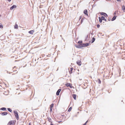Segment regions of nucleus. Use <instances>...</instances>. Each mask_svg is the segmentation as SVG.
Returning a JSON list of instances; mask_svg holds the SVG:
<instances>
[{"label": "nucleus", "instance_id": "1", "mask_svg": "<svg viewBox=\"0 0 125 125\" xmlns=\"http://www.w3.org/2000/svg\"><path fill=\"white\" fill-rule=\"evenodd\" d=\"M13 112L17 119V120L19 119V115L17 112L16 111L14 110L13 111Z\"/></svg>", "mask_w": 125, "mask_h": 125}, {"label": "nucleus", "instance_id": "2", "mask_svg": "<svg viewBox=\"0 0 125 125\" xmlns=\"http://www.w3.org/2000/svg\"><path fill=\"white\" fill-rule=\"evenodd\" d=\"M75 47L79 49H82L83 47L82 44H79L78 45H75Z\"/></svg>", "mask_w": 125, "mask_h": 125}, {"label": "nucleus", "instance_id": "3", "mask_svg": "<svg viewBox=\"0 0 125 125\" xmlns=\"http://www.w3.org/2000/svg\"><path fill=\"white\" fill-rule=\"evenodd\" d=\"M14 121H10L8 124V125H13L14 124Z\"/></svg>", "mask_w": 125, "mask_h": 125}, {"label": "nucleus", "instance_id": "4", "mask_svg": "<svg viewBox=\"0 0 125 125\" xmlns=\"http://www.w3.org/2000/svg\"><path fill=\"white\" fill-rule=\"evenodd\" d=\"M89 43H83L82 44L83 47H86L89 45Z\"/></svg>", "mask_w": 125, "mask_h": 125}, {"label": "nucleus", "instance_id": "5", "mask_svg": "<svg viewBox=\"0 0 125 125\" xmlns=\"http://www.w3.org/2000/svg\"><path fill=\"white\" fill-rule=\"evenodd\" d=\"M61 90V89H59L58 91H57L56 93V95H58L60 93Z\"/></svg>", "mask_w": 125, "mask_h": 125}, {"label": "nucleus", "instance_id": "6", "mask_svg": "<svg viewBox=\"0 0 125 125\" xmlns=\"http://www.w3.org/2000/svg\"><path fill=\"white\" fill-rule=\"evenodd\" d=\"M101 15L104 16L105 17H107L108 15L107 14L105 13L104 12H102L101 13Z\"/></svg>", "mask_w": 125, "mask_h": 125}, {"label": "nucleus", "instance_id": "7", "mask_svg": "<svg viewBox=\"0 0 125 125\" xmlns=\"http://www.w3.org/2000/svg\"><path fill=\"white\" fill-rule=\"evenodd\" d=\"M16 6L15 5H13L10 8V10H12L14 8H15L16 7Z\"/></svg>", "mask_w": 125, "mask_h": 125}, {"label": "nucleus", "instance_id": "8", "mask_svg": "<svg viewBox=\"0 0 125 125\" xmlns=\"http://www.w3.org/2000/svg\"><path fill=\"white\" fill-rule=\"evenodd\" d=\"M77 64L79 66H80L81 65V61L78 60L76 62Z\"/></svg>", "mask_w": 125, "mask_h": 125}, {"label": "nucleus", "instance_id": "9", "mask_svg": "<svg viewBox=\"0 0 125 125\" xmlns=\"http://www.w3.org/2000/svg\"><path fill=\"white\" fill-rule=\"evenodd\" d=\"M65 85L67 87H70V88H72V86H71V84L70 83H66Z\"/></svg>", "mask_w": 125, "mask_h": 125}, {"label": "nucleus", "instance_id": "10", "mask_svg": "<svg viewBox=\"0 0 125 125\" xmlns=\"http://www.w3.org/2000/svg\"><path fill=\"white\" fill-rule=\"evenodd\" d=\"M87 12V10L86 9H85L83 11V13L85 14L88 15Z\"/></svg>", "mask_w": 125, "mask_h": 125}, {"label": "nucleus", "instance_id": "11", "mask_svg": "<svg viewBox=\"0 0 125 125\" xmlns=\"http://www.w3.org/2000/svg\"><path fill=\"white\" fill-rule=\"evenodd\" d=\"M7 114V112H4L1 113V114L2 115L4 116L6 115Z\"/></svg>", "mask_w": 125, "mask_h": 125}, {"label": "nucleus", "instance_id": "12", "mask_svg": "<svg viewBox=\"0 0 125 125\" xmlns=\"http://www.w3.org/2000/svg\"><path fill=\"white\" fill-rule=\"evenodd\" d=\"M72 96L74 100H76V94H73L72 95Z\"/></svg>", "mask_w": 125, "mask_h": 125}, {"label": "nucleus", "instance_id": "13", "mask_svg": "<svg viewBox=\"0 0 125 125\" xmlns=\"http://www.w3.org/2000/svg\"><path fill=\"white\" fill-rule=\"evenodd\" d=\"M117 16H116L115 15L113 18L111 19V20L112 21H113L115 20V19L116 18Z\"/></svg>", "mask_w": 125, "mask_h": 125}, {"label": "nucleus", "instance_id": "14", "mask_svg": "<svg viewBox=\"0 0 125 125\" xmlns=\"http://www.w3.org/2000/svg\"><path fill=\"white\" fill-rule=\"evenodd\" d=\"M0 110H1L5 111L6 110V108L5 107H2L0 109Z\"/></svg>", "mask_w": 125, "mask_h": 125}, {"label": "nucleus", "instance_id": "15", "mask_svg": "<svg viewBox=\"0 0 125 125\" xmlns=\"http://www.w3.org/2000/svg\"><path fill=\"white\" fill-rule=\"evenodd\" d=\"M101 18L102 19V20H104L105 21H107L106 19L105 18V17L104 16H102L101 17Z\"/></svg>", "mask_w": 125, "mask_h": 125}, {"label": "nucleus", "instance_id": "16", "mask_svg": "<svg viewBox=\"0 0 125 125\" xmlns=\"http://www.w3.org/2000/svg\"><path fill=\"white\" fill-rule=\"evenodd\" d=\"M73 69V67H71L70 68V71H69V73L70 74H71L72 73V71Z\"/></svg>", "mask_w": 125, "mask_h": 125}, {"label": "nucleus", "instance_id": "17", "mask_svg": "<svg viewBox=\"0 0 125 125\" xmlns=\"http://www.w3.org/2000/svg\"><path fill=\"white\" fill-rule=\"evenodd\" d=\"M47 119H48V120L49 122H51V123L52 122L51 121V118L50 117H47Z\"/></svg>", "mask_w": 125, "mask_h": 125}, {"label": "nucleus", "instance_id": "18", "mask_svg": "<svg viewBox=\"0 0 125 125\" xmlns=\"http://www.w3.org/2000/svg\"><path fill=\"white\" fill-rule=\"evenodd\" d=\"M34 31L33 30H31L29 31L28 33L31 34H32L34 32Z\"/></svg>", "mask_w": 125, "mask_h": 125}, {"label": "nucleus", "instance_id": "19", "mask_svg": "<svg viewBox=\"0 0 125 125\" xmlns=\"http://www.w3.org/2000/svg\"><path fill=\"white\" fill-rule=\"evenodd\" d=\"M95 38L94 37H93L92 38V41H91L92 43H93L95 41Z\"/></svg>", "mask_w": 125, "mask_h": 125}, {"label": "nucleus", "instance_id": "20", "mask_svg": "<svg viewBox=\"0 0 125 125\" xmlns=\"http://www.w3.org/2000/svg\"><path fill=\"white\" fill-rule=\"evenodd\" d=\"M14 28L15 29H17L18 28V26L17 24H15L14 26Z\"/></svg>", "mask_w": 125, "mask_h": 125}, {"label": "nucleus", "instance_id": "21", "mask_svg": "<svg viewBox=\"0 0 125 125\" xmlns=\"http://www.w3.org/2000/svg\"><path fill=\"white\" fill-rule=\"evenodd\" d=\"M99 22L100 23H101L102 22V19L101 18V17L100 18V17H99Z\"/></svg>", "mask_w": 125, "mask_h": 125}, {"label": "nucleus", "instance_id": "22", "mask_svg": "<svg viewBox=\"0 0 125 125\" xmlns=\"http://www.w3.org/2000/svg\"><path fill=\"white\" fill-rule=\"evenodd\" d=\"M83 43L82 41H78V43L79 44H82V43Z\"/></svg>", "mask_w": 125, "mask_h": 125}, {"label": "nucleus", "instance_id": "23", "mask_svg": "<svg viewBox=\"0 0 125 125\" xmlns=\"http://www.w3.org/2000/svg\"><path fill=\"white\" fill-rule=\"evenodd\" d=\"M122 10L124 11L125 10V7L124 5H123L122 6Z\"/></svg>", "mask_w": 125, "mask_h": 125}, {"label": "nucleus", "instance_id": "24", "mask_svg": "<svg viewBox=\"0 0 125 125\" xmlns=\"http://www.w3.org/2000/svg\"><path fill=\"white\" fill-rule=\"evenodd\" d=\"M7 110L9 111L10 112H12V110L10 108H7Z\"/></svg>", "mask_w": 125, "mask_h": 125}, {"label": "nucleus", "instance_id": "25", "mask_svg": "<svg viewBox=\"0 0 125 125\" xmlns=\"http://www.w3.org/2000/svg\"><path fill=\"white\" fill-rule=\"evenodd\" d=\"M98 83L99 84H100L101 83V81L99 79H98Z\"/></svg>", "mask_w": 125, "mask_h": 125}, {"label": "nucleus", "instance_id": "26", "mask_svg": "<svg viewBox=\"0 0 125 125\" xmlns=\"http://www.w3.org/2000/svg\"><path fill=\"white\" fill-rule=\"evenodd\" d=\"M72 109V107H70L68 109V112H70L71 111Z\"/></svg>", "mask_w": 125, "mask_h": 125}, {"label": "nucleus", "instance_id": "27", "mask_svg": "<svg viewBox=\"0 0 125 125\" xmlns=\"http://www.w3.org/2000/svg\"><path fill=\"white\" fill-rule=\"evenodd\" d=\"M3 28V25L2 24L0 23V28Z\"/></svg>", "mask_w": 125, "mask_h": 125}, {"label": "nucleus", "instance_id": "28", "mask_svg": "<svg viewBox=\"0 0 125 125\" xmlns=\"http://www.w3.org/2000/svg\"><path fill=\"white\" fill-rule=\"evenodd\" d=\"M54 105L53 104H52L50 105V107H51V108H52Z\"/></svg>", "mask_w": 125, "mask_h": 125}, {"label": "nucleus", "instance_id": "29", "mask_svg": "<svg viewBox=\"0 0 125 125\" xmlns=\"http://www.w3.org/2000/svg\"><path fill=\"white\" fill-rule=\"evenodd\" d=\"M83 18H82V19L81 20V24H82V23L83 22Z\"/></svg>", "mask_w": 125, "mask_h": 125}, {"label": "nucleus", "instance_id": "30", "mask_svg": "<svg viewBox=\"0 0 125 125\" xmlns=\"http://www.w3.org/2000/svg\"><path fill=\"white\" fill-rule=\"evenodd\" d=\"M88 122V120H87L86 121V122L84 124H83V125H86V124L87 123V122Z\"/></svg>", "mask_w": 125, "mask_h": 125}, {"label": "nucleus", "instance_id": "31", "mask_svg": "<svg viewBox=\"0 0 125 125\" xmlns=\"http://www.w3.org/2000/svg\"><path fill=\"white\" fill-rule=\"evenodd\" d=\"M52 108H51V107L50 108V112H51L52 111Z\"/></svg>", "mask_w": 125, "mask_h": 125}, {"label": "nucleus", "instance_id": "32", "mask_svg": "<svg viewBox=\"0 0 125 125\" xmlns=\"http://www.w3.org/2000/svg\"><path fill=\"white\" fill-rule=\"evenodd\" d=\"M97 28H99V27L100 26V25L99 24H97Z\"/></svg>", "mask_w": 125, "mask_h": 125}, {"label": "nucleus", "instance_id": "33", "mask_svg": "<svg viewBox=\"0 0 125 125\" xmlns=\"http://www.w3.org/2000/svg\"><path fill=\"white\" fill-rule=\"evenodd\" d=\"M82 18V16H80L79 17V20H80V19H81Z\"/></svg>", "mask_w": 125, "mask_h": 125}, {"label": "nucleus", "instance_id": "34", "mask_svg": "<svg viewBox=\"0 0 125 125\" xmlns=\"http://www.w3.org/2000/svg\"><path fill=\"white\" fill-rule=\"evenodd\" d=\"M57 122L59 123H60L62 122V121H57Z\"/></svg>", "mask_w": 125, "mask_h": 125}, {"label": "nucleus", "instance_id": "35", "mask_svg": "<svg viewBox=\"0 0 125 125\" xmlns=\"http://www.w3.org/2000/svg\"><path fill=\"white\" fill-rule=\"evenodd\" d=\"M116 0L117 1H118V2H120L121 1L120 0Z\"/></svg>", "mask_w": 125, "mask_h": 125}, {"label": "nucleus", "instance_id": "36", "mask_svg": "<svg viewBox=\"0 0 125 125\" xmlns=\"http://www.w3.org/2000/svg\"><path fill=\"white\" fill-rule=\"evenodd\" d=\"M114 14L115 15L116 14V12H115L114 13Z\"/></svg>", "mask_w": 125, "mask_h": 125}, {"label": "nucleus", "instance_id": "37", "mask_svg": "<svg viewBox=\"0 0 125 125\" xmlns=\"http://www.w3.org/2000/svg\"><path fill=\"white\" fill-rule=\"evenodd\" d=\"M111 20V19L110 18H109L108 19V20L109 21H110Z\"/></svg>", "mask_w": 125, "mask_h": 125}, {"label": "nucleus", "instance_id": "38", "mask_svg": "<svg viewBox=\"0 0 125 125\" xmlns=\"http://www.w3.org/2000/svg\"><path fill=\"white\" fill-rule=\"evenodd\" d=\"M88 37V35H87V36H86V39Z\"/></svg>", "mask_w": 125, "mask_h": 125}, {"label": "nucleus", "instance_id": "39", "mask_svg": "<svg viewBox=\"0 0 125 125\" xmlns=\"http://www.w3.org/2000/svg\"><path fill=\"white\" fill-rule=\"evenodd\" d=\"M50 125H53V124L52 123H51L50 124Z\"/></svg>", "mask_w": 125, "mask_h": 125}, {"label": "nucleus", "instance_id": "40", "mask_svg": "<svg viewBox=\"0 0 125 125\" xmlns=\"http://www.w3.org/2000/svg\"><path fill=\"white\" fill-rule=\"evenodd\" d=\"M7 73H9L10 74L11 73H12V72H11V73H8V71H7Z\"/></svg>", "mask_w": 125, "mask_h": 125}, {"label": "nucleus", "instance_id": "41", "mask_svg": "<svg viewBox=\"0 0 125 125\" xmlns=\"http://www.w3.org/2000/svg\"><path fill=\"white\" fill-rule=\"evenodd\" d=\"M9 2H10L11 1V0H7Z\"/></svg>", "mask_w": 125, "mask_h": 125}, {"label": "nucleus", "instance_id": "42", "mask_svg": "<svg viewBox=\"0 0 125 125\" xmlns=\"http://www.w3.org/2000/svg\"><path fill=\"white\" fill-rule=\"evenodd\" d=\"M29 125H31V123H29Z\"/></svg>", "mask_w": 125, "mask_h": 125}, {"label": "nucleus", "instance_id": "43", "mask_svg": "<svg viewBox=\"0 0 125 125\" xmlns=\"http://www.w3.org/2000/svg\"><path fill=\"white\" fill-rule=\"evenodd\" d=\"M16 67L15 66H14V67H13V69L15 68Z\"/></svg>", "mask_w": 125, "mask_h": 125}, {"label": "nucleus", "instance_id": "44", "mask_svg": "<svg viewBox=\"0 0 125 125\" xmlns=\"http://www.w3.org/2000/svg\"><path fill=\"white\" fill-rule=\"evenodd\" d=\"M61 115L63 117L64 116V115Z\"/></svg>", "mask_w": 125, "mask_h": 125}, {"label": "nucleus", "instance_id": "45", "mask_svg": "<svg viewBox=\"0 0 125 125\" xmlns=\"http://www.w3.org/2000/svg\"><path fill=\"white\" fill-rule=\"evenodd\" d=\"M91 35H93V33H91Z\"/></svg>", "mask_w": 125, "mask_h": 125}, {"label": "nucleus", "instance_id": "46", "mask_svg": "<svg viewBox=\"0 0 125 125\" xmlns=\"http://www.w3.org/2000/svg\"><path fill=\"white\" fill-rule=\"evenodd\" d=\"M14 71H13V72H14Z\"/></svg>", "mask_w": 125, "mask_h": 125}, {"label": "nucleus", "instance_id": "47", "mask_svg": "<svg viewBox=\"0 0 125 125\" xmlns=\"http://www.w3.org/2000/svg\"><path fill=\"white\" fill-rule=\"evenodd\" d=\"M1 16V15H0V16Z\"/></svg>", "mask_w": 125, "mask_h": 125}, {"label": "nucleus", "instance_id": "48", "mask_svg": "<svg viewBox=\"0 0 125 125\" xmlns=\"http://www.w3.org/2000/svg\"><path fill=\"white\" fill-rule=\"evenodd\" d=\"M14 74H12V75H13Z\"/></svg>", "mask_w": 125, "mask_h": 125}]
</instances>
